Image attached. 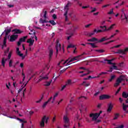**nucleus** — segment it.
<instances>
[{
	"mask_svg": "<svg viewBox=\"0 0 128 128\" xmlns=\"http://www.w3.org/2000/svg\"><path fill=\"white\" fill-rule=\"evenodd\" d=\"M55 48L56 50V57L58 56L59 52H62V44L60 43V40L58 39L56 40Z\"/></svg>",
	"mask_w": 128,
	"mask_h": 128,
	"instance_id": "obj_1",
	"label": "nucleus"
},
{
	"mask_svg": "<svg viewBox=\"0 0 128 128\" xmlns=\"http://www.w3.org/2000/svg\"><path fill=\"white\" fill-rule=\"evenodd\" d=\"M70 2H68L64 8V10L65 12L64 14L65 22H68V10H70Z\"/></svg>",
	"mask_w": 128,
	"mask_h": 128,
	"instance_id": "obj_2",
	"label": "nucleus"
},
{
	"mask_svg": "<svg viewBox=\"0 0 128 128\" xmlns=\"http://www.w3.org/2000/svg\"><path fill=\"white\" fill-rule=\"evenodd\" d=\"M102 113V111L100 110L99 113L96 112V113H92L90 114V117L92 118V120L94 121L96 120L98 118V116H100V114Z\"/></svg>",
	"mask_w": 128,
	"mask_h": 128,
	"instance_id": "obj_3",
	"label": "nucleus"
},
{
	"mask_svg": "<svg viewBox=\"0 0 128 128\" xmlns=\"http://www.w3.org/2000/svg\"><path fill=\"white\" fill-rule=\"evenodd\" d=\"M63 120L65 124L64 126V128H70V118L68 116V115H64Z\"/></svg>",
	"mask_w": 128,
	"mask_h": 128,
	"instance_id": "obj_4",
	"label": "nucleus"
},
{
	"mask_svg": "<svg viewBox=\"0 0 128 128\" xmlns=\"http://www.w3.org/2000/svg\"><path fill=\"white\" fill-rule=\"evenodd\" d=\"M49 118L48 117H46V116H44L42 119L41 122H40V126H41V128H44V122H45V124H48V120H49Z\"/></svg>",
	"mask_w": 128,
	"mask_h": 128,
	"instance_id": "obj_5",
	"label": "nucleus"
},
{
	"mask_svg": "<svg viewBox=\"0 0 128 128\" xmlns=\"http://www.w3.org/2000/svg\"><path fill=\"white\" fill-rule=\"evenodd\" d=\"M80 56H77L76 57H74L70 60V58L67 60L66 61H65L64 63L63 64L64 66L66 64V66H70V62H74V60H78V58H80ZM69 60V61H68Z\"/></svg>",
	"mask_w": 128,
	"mask_h": 128,
	"instance_id": "obj_6",
	"label": "nucleus"
},
{
	"mask_svg": "<svg viewBox=\"0 0 128 128\" xmlns=\"http://www.w3.org/2000/svg\"><path fill=\"white\" fill-rule=\"evenodd\" d=\"M12 52H9V54H8V58H2V64L3 66H6V60H10V58H12Z\"/></svg>",
	"mask_w": 128,
	"mask_h": 128,
	"instance_id": "obj_7",
	"label": "nucleus"
},
{
	"mask_svg": "<svg viewBox=\"0 0 128 128\" xmlns=\"http://www.w3.org/2000/svg\"><path fill=\"white\" fill-rule=\"evenodd\" d=\"M16 50L17 54L19 56L22 58V60H24V58H26V54H28V50H26V54L24 56V54H20V48H17Z\"/></svg>",
	"mask_w": 128,
	"mask_h": 128,
	"instance_id": "obj_8",
	"label": "nucleus"
},
{
	"mask_svg": "<svg viewBox=\"0 0 128 128\" xmlns=\"http://www.w3.org/2000/svg\"><path fill=\"white\" fill-rule=\"evenodd\" d=\"M98 32H102V30H98L96 28H95L92 32L88 33L87 34V36H92L94 35V34H98Z\"/></svg>",
	"mask_w": 128,
	"mask_h": 128,
	"instance_id": "obj_9",
	"label": "nucleus"
},
{
	"mask_svg": "<svg viewBox=\"0 0 128 128\" xmlns=\"http://www.w3.org/2000/svg\"><path fill=\"white\" fill-rule=\"evenodd\" d=\"M110 98V96L108 94H102L99 97L100 100H109Z\"/></svg>",
	"mask_w": 128,
	"mask_h": 128,
	"instance_id": "obj_10",
	"label": "nucleus"
},
{
	"mask_svg": "<svg viewBox=\"0 0 128 128\" xmlns=\"http://www.w3.org/2000/svg\"><path fill=\"white\" fill-rule=\"evenodd\" d=\"M128 52V48H126L124 50H118L115 54H126Z\"/></svg>",
	"mask_w": 128,
	"mask_h": 128,
	"instance_id": "obj_11",
	"label": "nucleus"
},
{
	"mask_svg": "<svg viewBox=\"0 0 128 128\" xmlns=\"http://www.w3.org/2000/svg\"><path fill=\"white\" fill-rule=\"evenodd\" d=\"M122 82H124V78H121L120 77L117 78L116 82L114 84V86L116 88L120 86V84L122 83Z\"/></svg>",
	"mask_w": 128,
	"mask_h": 128,
	"instance_id": "obj_12",
	"label": "nucleus"
},
{
	"mask_svg": "<svg viewBox=\"0 0 128 128\" xmlns=\"http://www.w3.org/2000/svg\"><path fill=\"white\" fill-rule=\"evenodd\" d=\"M78 27H75L74 24H72L70 26V29L68 30H69V32H76V30H78Z\"/></svg>",
	"mask_w": 128,
	"mask_h": 128,
	"instance_id": "obj_13",
	"label": "nucleus"
},
{
	"mask_svg": "<svg viewBox=\"0 0 128 128\" xmlns=\"http://www.w3.org/2000/svg\"><path fill=\"white\" fill-rule=\"evenodd\" d=\"M18 37V35L12 34L10 36V42H14L16 38Z\"/></svg>",
	"mask_w": 128,
	"mask_h": 128,
	"instance_id": "obj_14",
	"label": "nucleus"
},
{
	"mask_svg": "<svg viewBox=\"0 0 128 128\" xmlns=\"http://www.w3.org/2000/svg\"><path fill=\"white\" fill-rule=\"evenodd\" d=\"M52 56H54V50L52 49H50L49 50V62L52 60Z\"/></svg>",
	"mask_w": 128,
	"mask_h": 128,
	"instance_id": "obj_15",
	"label": "nucleus"
},
{
	"mask_svg": "<svg viewBox=\"0 0 128 128\" xmlns=\"http://www.w3.org/2000/svg\"><path fill=\"white\" fill-rule=\"evenodd\" d=\"M26 42H28V44H29V46H34V40L30 38L28 40L26 41Z\"/></svg>",
	"mask_w": 128,
	"mask_h": 128,
	"instance_id": "obj_16",
	"label": "nucleus"
},
{
	"mask_svg": "<svg viewBox=\"0 0 128 128\" xmlns=\"http://www.w3.org/2000/svg\"><path fill=\"white\" fill-rule=\"evenodd\" d=\"M66 34H68L70 36L67 38V40H68L70 39V38H72V36H74V33L72 32H70V31L68 30L66 32Z\"/></svg>",
	"mask_w": 128,
	"mask_h": 128,
	"instance_id": "obj_17",
	"label": "nucleus"
},
{
	"mask_svg": "<svg viewBox=\"0 0 128 128\" xmlns=\"http://www.w3.org/2000/svg\"><path fill=\"white\" fill-rule=\"evenodd\" d=\"M123 110L125 112L126 114H128V110H127L128 108V105L124 104V103L122 104Z\"/></svg>",
	"mask_w": 128,
	"mask_h": 128,
	"instance_id": "obj_18",
	"label": "nucleus"
},
{
	"mask_svg": "<svg viewBox=\"0 0 128 128\" xmlns=\"http://www.w3.org/2000/svg\"><path fill=\"white\" fill-rule=\"evenodd\" d=\"M88 42H96L97 44H98V38H92L91 39L88 40Z\"/></svg>",
	"mask_w": 128,
	"mask_h": 128,
	"instance_id": "obj_19",
	"label": "nucleus"
},
{
	"mask_svg": "<svg viewBox=\"0 0 128 128\" xmlns=\"http://www.w3.org/2000/svg\"><path fill=\"white\" fill-rule=\"evenodd\" d=\"M112 104L110 103L108 104V108L107 109L108 112H112Z\"/></svg>",
	"mask_w": 128,
	"mask_h": 128,
	"instance_id": "obj_20",
	"label": "nucleus"
},
{
	"mask_svg": "<svg viewBox=\"0 0 128 128\" xmlns=\"http://www.w3.org/2000/svg\"><path fill=\"white\" fill-rule=\"evenodd\" d=\"M8 40V38L6 36H5L4 38V40L3 41V44L2 45V48H6V40Z\"/></svg>",
	"mask_w": 128,
	"mask_h": 128,
	"instance_id": "obj_21",
	"label": "nucleus"
},
{
	"mask_svg": "<svg viewBox=\"0 0 128 128\" xmlns=\"http://www.w3.org/2000/svg\"><path fill=\"white\" fill-rule=\"evenodd\" d=\"M124 18H122L121 20H122V22H124V20H125V23L128 24V16H126V14H124Z\"/></svg>",
	"mask_w": 128,
	"mask_h": 128,
	"instance_id": "obj_22",
	"label": "nucleus"
},
{
	"mask_svg": "<svg viewBox=\"0 0 128 128\" xmlns=\"http://www.w3.org/2000/svg\"><path fill=\"white\" fill-rule=\"evenodd\" d=\"M28 38V36H24L22 38H21L19 40H20V42H26V40Z\"/></svg>",
	"mask_w": 128,
	"mask_h": 128,
	"instance_id": "obj_23",
	"label": "nucleus"
},
{
	"mask_svg": "<svg viewBox=\"0 0 128 128\" xmlns=\"http://www.w3.org/2000/svg\"><path fill=\"white\" fill-rule=\"evenodd\" d=\"M12 32H14V34H22V32L20 30L18 29H14L12 30Z\"/></svg>",
	"mask_w": 128,
	"mask_h": 128,
	"instance_id": "obj_24",
	"label": "nucleus"
},
{
	"mask_svg": "<svg viewBox=\"0 0 128 128\" xmlns=\"http://www.w3.org/2000/svg\"><path fill=\"white\" fill-rule=\"evenodd\" d=\"M82 98H84V100H88V97L84 96H81L78 98V100H80V102H84Z\"/></svg>",
	"mask_w": 128,
	"mask_h": 128,
	"instance_id": "obj_25",
	"label": "nucleus"
},
{
	"mask_svg": "<svg viewBox=\"0 0 128 128\" xmlns=\"http://www.w3.org/2000/svg\"><path fill=\"white\" fill-rule=\"evenodd\" d=\"M87 44H90V46H91L92 48H98V46H96L94 43L88 42L87 43Z\"/></svg>",
	"mask_w": 128,
	"mask_h": 128,
	"instance_id": "obj_26",
	"label": "nucleus"
},
{
	"mask_svg": "<svg viewBox=\"0 0 128 128\" xmlns=\"http://www.w3.org/2000/svg\"><path fill=\"white\" fill-rule=\"evenodd\" d=\"M48 76H40L39 77V82H40V80H48Z\"/></svg>",
	"mask_w": 128,
	"mask_h": 128,
	"instance_id": "obj_27",
	"label": "nucleus"
},
{
	"mask_svg": "<svg viewBox=\"0 0 128 128\" xmlns=\"http://www.w3.org/2000/svg\"><path fill=\"white\" fill-rule=\"evenodd\" d=\"M105 40H108V38H106L104 37L100 40H98V43L102 42H105Z\"/></svg>",
	"mask_w": 128,
	"mask_h": 128,
	"instance_id": "obj_28",
	"label": "nucleus"
},
{
	"mask_svg": "<svg viewBox=\"0 0 128 128\" xmlns=\"http://www.w3.org/2000/svg\"><path fill=\"white\" fill-rule=\"evenodd\" d=\"M5 32H6V36H8V34H10V32H12V30L11 29H8L6 30H4Z\"/></svg>",
	"mask_w": 128,
	"mask_h": 128,
	"instance_id": "obj_29",
	"label": "nucleus"
},
{
	"mask_svg": "<svg viewBox=\"0 0 128 128\" xmlns=\"http://www.w3.org/2000/svg\"><path fill=\"white\" fill-rule=\"evenodd\" d=\"M84 105L81 104L79 108H80V112H82V110H84Z\"/></svg>",
	"mask_w": 128,
	"mask_h": 128,
	"instance_id": "obj_30",
	"label": "nucleus"
},
{
	"mask_svg": "<svg viewBox=\"0 0 128 128\" xmlns=\"http://www.w3.org/2000/svg\"><path fill=\"white\" fill-rule=\"evenodd\" d=\"M100 28L102 29V32H106V30H108V28H106V26H100Z\"/></svg>",
	"mask_w": 128,
	"mask_h": 128,
	"instance_id": "obj_31",
	"label": "nucleus"
},
{
	"mask_svg": "<svg viewBox=\"0 0 128 128\" xmlns=\"http://www.w3.org/2000/svg\"><path fill=\"white\" fill-rule=\"evenodd\" d=\"M122 96L126 98H128V94H127L126 92H124L122 94Z\"/></svg>",
	"mask_w": 128,
	"mask_h": 128,
	"instance_id": "obj_32",
	"label": "nucleus"
},
{
	"mask_svg": "<svg viewBox=\"0 0 128 128\" xmlns=\"http://www.w3.org/2000/svg\"><path fill=\"white\" fill-rule=\"evenodd\" d=\"M40 24H44V22H48V21H47L46 20H42V18H40Z\"/></svg>",
	"mask_w": 128,
	"mask_h": 128,
	"instance_id": "obj_33",
	"label": "nucleus"
},
{
	"mask_svg": "<svg viewBox=\"0 0 128 128\" xmlns=\"http://www.w3.org/2000/svg\"><path fill=\"white\" fill-rule=\"evenodd\" d=\"M48 22H50V24H51L52 26H56V22L54 20H50L48 21Z\"/></svg>",
	"mask_w": 128,
	"mask_h": 128,
	"instance_id": "obj_34",
	"label": "nucleus"
},
{
	"mask_svg": "<svg viewBox=\"0 0 128 128\" xmlns=\"http://www.w3.org/2000/svg\"><path fill=\"white\" fill-rule=\"evenodd\" d=\"M114 26H116V24H112V25H111L110 27H108L107 28V31L111 30H112V28H114Z\"/></svg>",
	"mask_w": 128,
	"mask_h": 128,
	"instance_id": "obj_35",
	"label": "nucleus"
},
{
	"mask_svg": "<svg viewBox=\"0 0 128 128\" xmlns=\"http://www.w3.org/2000/svg\"><path fill=\"white\" fill-rule=\"evenodd\" d=\"M119 116H120V114L118 113L115 114L114 120H118Z\"/></svg>",
	"mask_w": 128,
	"mask_h": 128,
	"instance_id": "obj_36",
	"label": "nucleus"
},
{
	"mask_svg": "<svg viewBox=\"0 0 128 128\" xmlns=\"http://www.w3.org/2000/svg\"><path fill=\"white\" fill-rule=\"evenodd\" d=\"M82 86H90V83H88L86 84V82H83L82 83Z\"/></svg>",
	"mask_w": 128,
	"mask_h": 128,
	"instance_id": "obj_37",
	"label": "nucleus"
},
{
	"mask_svg": "<svg viewBox=\"0 0 128 128\" xmlns=\"http://www.w3.org/2000/svg\"><path fill=\"white\" fill-rule=\"evenodd\" d=\"M28 82H27L24 85V86H22V88L18 90V94H20V92L22 90V89L24 88V86H26Z\"/></svg>",
	"mask_w": 128,
	"mask_h": 128,
	"instance_id": "obj_38",
	"label": "nucleus"
},
{
	"mask_svg": "<svg viewBox=\"0 0 128 128\" xmlns=\"http://www.w3.org/2000/svg\"><path fill=\"white\" fill-rule=\"evenodd\" d=\"M95 52H99L100 54H102V52H104V50H96Z\"/></svg>",
	"mask_w": 128,
	"mask_h": 128,
	"instance_id": "obj_39",
	"label": "nucleus"
},
{
	"mask_svg": "<svg viewBox=\"0 0 128 128\" xmlns=\"http://www.w3.org/2000/svg\"><path fill=\"white\" fill-rule=\"evenodd\" d=\"M52 80H50L48 82H46V84H44V86H50V84H52Z\"/></svg>",
	"mask_w": 128,
	"mask_h": 128,
	"instance_id": "obj_40",
	"label": "nucleus"
},
{
	"mask_svg": "<svg viewBox=\"0 0 128 128\" xmlns=\"http://www.w3.org/2000/svg\"><path fill=\"white\" fill-rule=\"evenodd\" d=\"M44 98V94L42 95L41 98L38 100L36 102V104H40V102H42V100Z\"/></svg>",
	"mask_w": 128,
	"mask_h": 128,
	"instance_id": "obj_41",
	"label": "nucleus"
},
{
	"mask_svg": "<svg viewBox=\"0 0 128 128\" xmlns=\"http://www.w3.org/2000/svg\"><path fill=\"white\" fill-rule=\"evenodd\" d=\"M104 60L106 62H108V64H112V60H114V59L110 60Z\"/></svg>",
	"mask_w": 128,
	"mask_h": 128,
	"instance_id": "obj_42",
	"label": "nucleus"
},
{
	"mask_svg": "<svg viewBox=\"0 0 128 128\" xmlns=\"http://www.w3.org/2000/svg\"><path fill=\"white\" fill-rule=\"evenodd\" d=\"M14 62V61L12 60H10L9 61V67L12 68V63Z\"/></svg>",
	"mask_w": 128,
	"mask_h": 128,
	"instance_id": "obj_43",
	"label": "nucleus"
},
{
	"mask_svg": "<svg viewBox=\"0 0 128 128\" xmlns=\"http://www.w3.org/2000/svg\"><path fill=\"white\" fill-rule=\"evenodd\" d=\"M66 86H68L70 84H72V80H68V81L66 82Z\"/></svg>",
	"mask_w": 128,
	"mask_h": 128,
	"instance_id": "obj_44",
	"label": "nucleus"
},
{
	"mask_svg": "<svg viewBox=\"0 0 128 128\" xmlns=\"http://www.w3.org/2000/svg\"><path fill=\"white\" fill-rule=\"evenodd\" d=\"M76 48V46L72 44H70L68 45L67 48Z\"/></svg>",
	"mask_w": 128,
	"mask_h": 128,
	"instance_id": "obj_45",
	"label": "nucleus"
},
{
	"mask_svg": "<svg viewBox=\"0 0 128 128\" xmlns=\"http://www.w3.org/2000/svg\"><path fill=\"white\" fill-rule=\"evenodd\" d=\"M108 72H102L100 73L98 76H97V78H100V76H102V74H107Z\"/></svg>",
	"mask_w": 128,
	"mask_h": 128,
	"instance_id": "obj_46",
	"label": "nucleus"
},
{
	"mask_svg": "<svg viewBox=\"0 0 128 128\" xmlns=\"http://www.w3.org/2000/svg\"><path fill=\"white\" fill-rule=\"evenodd\" d=\"M110 70H118V66L116 65L112 66L110 68Z\"/></svg>",
	"mask_w": 128,
	"mask_h": 128,
	"instance_id": "obj_47",
	"label": "nucleus"
},
{
	"mask_svg": "<svg viewBox=\"0 0 128 128\" xmlns=\"http://www.w3.org/2000/svg\"><path fill=\"white\" fill-rule=\"evenodd\" d=\"M58 96V92H56L54 95V96L53 97V100H56V96Z\"/></svg>",
	"mask_w": 128,
	"mask_h": 128,
	"instance_id": "obj_48",
	"label": "nucleus"
},
{
	"mask_svg": "<svg viewBox=\"0 0 128 128\" xmlns=\"http://www.w3.org/2000/svg\"><path fill=\"white\" fill-rule=\"evenodd\" d=\"M114 78H116V76L114 75L111 76L110 78L109 79V82H112V80L114 79Z\"/></svg>",
	"mask_w": 128,
	"mask_h": 128,
	"instance_id": "obj_49",
	"label": "nucleus"
},
{
	"mask_svg": "<svg viewBox=\"0 0 128 128\" xmlns=\"http://www.w3.org/2000/svg\"><path fill=\"white\" fill-rule=\"evenodd\" d=\"M124 128V124L122 125H118L117 126L115 127L114 128Z\"/></svg>",
	"mask_w": 128,
	"mask_h": 128,
	"instance_id": "obj_50",
	"label": "nucleus"
},
{
	"mask_svg": "<svg viewBox=\"0 0 128 128\" xmlns=\"http://www.w3.org/2000/svg\"><path fill=\"white\" fill-rule=\"evenodd\" d=\"M18 120L20 122H23L24 124L26 123V121H24L22 119H20V118H18Z\"/></svg>",
	"mask_w": 128,
	"mask_h": 128,
	"instance_id": "obj_51",
	"label": "nucleus"
},
{
	"mask_svg": "<svg viewBox=\"0 0 128 128\" xmlns=\"http://www.w3.org/2000/svg\"><path fill=\"white\" fill-rule=\"evenodd\" d=\"M126 75H121L119 78H123L124 80V78H126Z\"/></svg>",
	"mask_w": 128,
	"mask_h": 128,
	"instance_id": "obj_52",
	"label": "nucleus"
},
{
	"mask_svg": "<svg viewBox=\"0 0 128 128\" xmlns=\"http://www.w3.org/2000/svg\"><path fill=\"white\" fill-rule=\"evenodd\" d=\"M120 90H122V87H120L117 90L115 94H118L120 92Z\"/></svg>",
	"mask_w": 128,
	"mask_h": 128,
	"instance_id": "obj_53",
	"label": "nucleus"
},
{
	"mask_svg": "<svg viewBox=\"0 0 128 128\" xmlns=\"http://www.w3.org/2000/svg\"><path fill=\"white\" fill-rule=\"evenodd\" d=\"M48 102H45L44 104H43V106H42V108H46V104H48Z\"/></svg>",
	"mask_w": 128,
	"mask_h": 128,
	"instance_id": "obj_54",
	"label": "nucleus"
},
{
	"mask_svg": "<svg viewBox=\"0 0 128 128\" xmlns=\"http://www.w3.org/2000/svg\"><path fill=\"white\" fill-rule=\"evenodd\" d=\"M114 14V9H112V10L108 12V14Z\"/></svg>",
	"mask_w": 128,
	"mask_h": 128,
	"instance_id": "obj_55",
	"label": "nucleus"
},
{
	"mask_svg": "<svg viewBox=\"0 0 128 128\" xmlns=\"http://www.w3.org/2000/svg\"><path fill=\"white\" fill-rule=\"evenodd\" d=\"M66 86L67 85L66 84L65 85L63 86L61 88V90L62 91L64 90L66 88Z\"/></svg>",
	"mask_w": 128,
	"mask_h": 128,
	"instance_id": "obj_56",
	"label": "nucleus"
},
{
	"mask_svg": "<svg viewBox=\"0 0 128 128\" xmlns=\"http://www.w3.org/2000/svg\"><path fill=\"white\" fill-rule=\"evenodd\" d=\"M8 52H10V48H8L7 50L4 52V54H6Z\"/></svg>",
	"mask_w": 128,
	"mask_h": 128,
	"instance_id": "obj_57",
	"label": "nucleus"
},
{
	"mask_svg": "<svg viewBox=\"0 0 128 128\" xmlns=\"http://www.w3.org/2000/svg\"><path fill=\"white\" fill-rule=\"evenodd\" d=\"M36 32H33V34L34 36V38H35L36 40H38V37H36Z\"/></svg>",
	"mask_w": 128,
	"mask_h": 128,
	"instance_id": "obj_58",
	"label": "nucleus"
},
{
	"mask_svg": "<svg viewBox=\"0 0 128 128\" xmlns=\"http://www.w3.org/2000/svg\"><path fill=\"white\" fill-rule=\"evenodd\" d=\"M92 24H88L87 25H86L85 26V28H90V26H92Z\"/></svg>",
	"mask_w": 128,
	"mask_h": 128,
	"instance_id": "obj_59",
	"label": "nucleus"
},
{
	"mask_svg": "<svg viewBox=\"0 0 128 128\" xmlns=\"http://www.w3.org/2000/svg\"><path fill=\"white\" fill-rule=\"evenodd\" d=\"M58 17H56V14H54L52 15V18H54V20H56Z\"/></svg>",
	"mask_w": 128,
	"mask_h": 128,
	"instance_id": "obj_60",
	"label": "nucleus"
},
{
	"mask_svg": "<svg viewBox=\"0 0 128 128\" xmlns=\"http://www.w3.org/2000/svg\"><path fill=\"white\" fill-rule=\"evenodd\" d=\"M102 105V104H98L97 106L98 108H100Z\"/></svg>",
	"mask_w": 128,
	"mask_h": 128,
	"instance_id": "obj_61",
	"label": "nucleus"
},
{
	"mask_svg": "<svg viewBox=\"0 0 128 128\" xmlns=\"http://www.w3.org/2000/svg\"><path fill=\"white\" fill-rule=\"evenodd\" d=\"M20 44H22V42L20 40H19V41L17 43V46H20Z\"/></svg>",
	"mask_w": 128,
	"mask_h": 128,
	"instance_id": "obj_62",
	"label": "nucleus"
},
{
	"mask_svg": "<svg viewBox=\"0 0 128 128\" xmlns=\"http://www.w3.org/2000/svg\"><path fill=\"white\" fill-rule=\"evenodd\" d=\"M88 8H90V6H82V8H83V9Z\"/></svg>",
	"mask_w": 128,
	"mask_h": 128,
	"instance_id": "obj_63",
	"label": "nucleus"
},
{
	"mask_svg": "<svg viewBox=\"0 0 128 128\" xmlns=\"http://www.w3.org/2000/svg\"><path fill=\"white\" fill-rule=\"evenodd\" d=\"M46 14H47L46 11H45L44 13V18H46Z\"/></svg>",
	"mask_w": 128,
	"mask_h": 128,
	"instance_id": "obj_64",
	"label": "nucleus"
}]
</instances>
